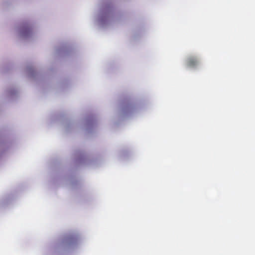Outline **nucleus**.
I'll return each mask as SVG.
<instances>
[{"label": "nucleus", "instance_id": "39448f33", "mask_svg": "<svg viewBox=\"0 0 255 255\" xmlns=\"http://www.w3.org/2000/svg\"><path fill=\"white\" fill-rule=\"evenodd\" d=\"M92 124H93V122H88V125H92Z\"/></svg>", "mask_w": 255, "mask_h": 255}, {"label": "nucleus", "instance_id": "20e7f679", "mask_svg": "<svg viewBox=\"0 0 255 255\" xmlns=\"http://www.w3.org/2000/svg\"><path fill=\"white\" fill-rule=\"evenodd\" d=\"M198 60L195 57H189L186 61V64L189 67H194L198 64Z\"/></svg>", "mask_w": 255, "mask_h": 255}, {"label": "nucleus", "instance_id": "7ed1b4c3", "mask_svg": "<svg viewBox=\"0 0 255 255\" xmlns=\"http://www.w3.org/2000/svg\"><path fill=\"white\" fill-rule=\"evenodd\" d=\"M80 242L78 235H70L67 236L63 241V244L69 248H72L77 246Z\"/></svg>", "mask_w": 255, "mask_h": 255}, {"label": "nucleus", "instance_id": "0eeeda50", "mask_svg": "<svg viewBox=\"0 0 255 255\" xmlns=\"http://www.w3.org/2000/svg\"><path fill=\"white\" fill-rule=\"evenodd\" d=\"M30 70L31 71V72H33V69L31 68L30 69Z\"/></svg>", "mask_w": 255, "mask_h": 255}, {"label": "nucleus", "instance_id": "f257e3e1", "mask_svg": "<svg viewBox=\"0 0 255 255\" xmlns=\"http://www.w3.org/2000/svg\"><path fill=\"white\" fill-rule=\"evenodd\" d=\"M114 19V14L111 6L106 5L100 9L95 17L96 24L101 28H106L111 25Z\"/></svg>", "mask_w": 255, "mask_h": 255}, {"label": "nucleus", "instance_id": "f03ea898", "mask_svg": "<svg viewBox=\"0 0 255 255\" xmlns=\"http://www.w3.org/2000/svg\"><path fill=\"white\" fill-rule=\"evenodd\" d=\"M17 31L19 36L23 38H28L32 35V26L29 22L22 23Z\"/></svg>", "mask_w": 255, "mask_h": 255}, {"label": "nucleus", "instance_id": "423d86ee", "mask_svg": "<svg viewBox=\"0 0 255 255\" xmlns=\"http://www.w3.org/2000/svg\"><path fill=\"white\" fill-rule=\"evenodd\" d=\"M14 94V91H11V95H13Z\"/></svg>", "mask_w": 255, "mask_h": 255}]
</instances>
